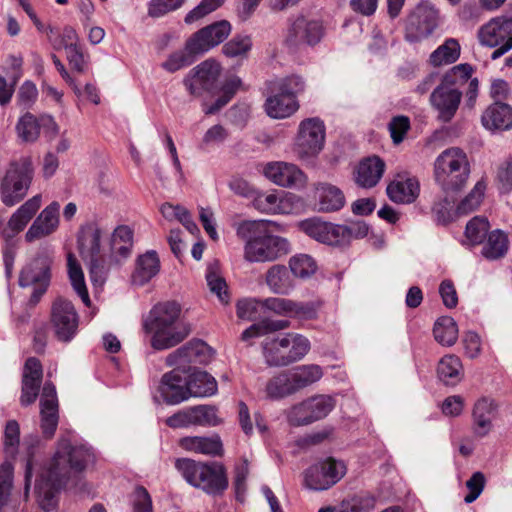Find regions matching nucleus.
<instances>
[{"instance_id":"nucleus-11","label":"nucleus","mask_w":512,"mask_h":512,"mask_svg":"<svg viewBox=\"0 0 512 512\" xmlns=\"http://www.w3.org/2000/svg\"><path fill=\"white\" fill-rule=\"evenodd\" d=\"M334 406L335 401L331 396H312L292 406L287 411V420L292 426L309 425L325 418Z\"/></svg>"},{"instance_id":"nucleus-6","label":"nucleus","mask_w":512,"mask_h":512,"mask_svg":"<svg viewBox=\"0 0 512 512\" xmlns=\"http://www.w3.org/2000/svg\"><path fill=\"white\" fill-rule=\"evenodd\" d=\"M436 182L446 192L460 190L470 175V165L466 153L456 147L444 150L434 165Z\"/></svg>"},{"instance_id":"nucleus-47","label":"nucleus","mask_w":512,"mask_h":512,"mask_svg":"<svg viewBox=\"0 0 512 512\" xmlns=\"http://www.w3.org/2000/svg\"><path fill=\"white\" fill-rule=\"evenodd\" d=\"M289 325L290 323L287 320H272L265 318L244 330L241 335V339L243 341H247L250 338L260 337L268 333L284 330L288 328Z\"/></svg>"},{"instance_id":"nucleus-13","label":"nucleus","mask_w":512,"mask_h":512,"mask_svg":"<svg viewBox=\"0 0 512 512\" xmlns=\"http://www.w3.org/2000/svg\"><path fill=\"white\" fill-rule=\"evenodd\" d=\"M345 474L346 466L342 461L327 458L305 471L304 483L312 490H326L340 481Z\"/></svg>"},{"instance_id":"nucleus-58","label":"nucleus","mask_w":512,"mask_h":512,"mask_svg":"<svg viewBox=\"0 0 512 512\" xmlns=\"http://www.w3.org/2000/svg\"><path fill=\"white\" fill-rule=\"evenodd\" d=\"M225 0H202L199 5L189 11L185 16V23L191 24L223 5Z\"/></svg>"},{"instance_id":"nucleus-52","label":"nucleus","mask_w":512,"mask_h":512,"mask_svg":"<svg viewBox=\"0 0 512 512\" xmlns=\"http://www.w3.org/2000/svg\"><path fill=\"white\" fill-rule=\"evenodd\" d=\"M252 48V40L247 35H236L226 42L222 47V52L226 57H246Z\"/></svg>"},{"instance_id":"nucleus-44","label":"nucleus","mask_w":512,"mask_h":512,"mask_svg":"<svg viewBox=\"0 0 512 512\" xmlns=\"http://www.w3.org/2000/svg\"><path fill=\"white\" fill-rule=\"evenodd\" d=\"M67 266H68V275L71 282V285L75 292L79 295L81 300L86 304H90V298L88 294V290L84 280V274L81 266L79 265L74 254L69 253L67 255Z\"/></svg>"},{"instance_id":"nucleus-54","label":"nucleus","mask_w":512,"mask_h":512,"mask_svg":"<svg viewBox=\"0 0 512 512\" xmlns=\"http://www.w3.org/2000/svg\"><path fill=\"white\" fill-rule=\"evenodd\" d=\"M237 316L240 319L255 321L261 317L262 310L265 309L263 300L255 298L242 299L237 302Z\"/></svg>"},{"instance_id":"nucleus-51","label":"nucleus","mask_w":512,"mask_h":512,"mask_svg":"<svg viewBox=\"0 0 512 512\" xmlns=\"http://www.w3.org/2000/svg\"><path fill=\"white\" fill-rule=\"evenodd\" d=\"M197 53L190 52L186 46L183 50H177L169 54L167 59L161 63V68L168 73H175L190 66L195 61Z\"/></svg>"},{"instance_id":"nucleus-1","label":"nucleus","mask_w":512,"mask_h":512,"mask_svg":"<svg viewBox=\"0 0 512 512\" xmlns=\"http://www.w3.org/2000/svg\"><path fill=\"white\" fill-rule=\"evenodd\" d=\"M93 461L90 448L73 446L68 439H60L53 458L36 480L35 491L41 508L45 511L53 509L59 491L68 485L76 488L79 473Z\"/></svg>"},{"instance_id":"nucleus-28","label":"nucleus","mask_w":512,"mask_h":512,"mask_svg":"<svg viewBox=\"0 0 512 512\" xmlns=\"http://www.w3.org/2000/svg\"><path fill=\"white\" fill-rule=\"evenodd\" d=\"M318 211L330 213L342 209L345 196L340 188L327 182H319L315 186Z\"/></svg>"},{"instance_id":"nucleus-20","label":"nucleus","mask_w":512,"mask_h":512,"mask_svg":"<svg viewBox=\"0 0 512 512\" xmlns=\"http://www.w3.org/2000/svg\"><path fill=\"white\" fill-rule=\"evenodd\" d=\"M59 210L60 205L58 202H52L45 207L27 230L25 241L32 243L55 233L60 222Z\"/></svg>"},{"instance_id":"nucleus-35","label":"nucleus","mask_w":512,"mask_h":512,"mask_svg":"<svg viewBox=\"0 0 512 512\" xmlns=\"http://www.w3.org/2000/svg\"><path fill=\"white\" fill-rule=\"evenodd\" d=\"M208 346L201 340H192L176 349L166 357L168 366L182 365L197 361L204 354Z\"/></svg>"},{"instance_id":"nucleus-2","label":"nucleus","mask_w":512,"mask_h":512,"mask_svg":"<svg viewBox=\"0 0 512 512\" xmlns=\"http://www.w3.org/2000/svg\"><path fill=\"white\" fill-rule=\"evenodd\" d=\"M182 308L176 301L156 304L143 322L146 333L151 334V346L155 350H167L177 346L191 333L189 323L181 320Z\"/></svg>"},{"instance_id":"nucleus-14","label":"nucleus","mask_w":512,"mask_h":512,"mask_svg":"<svg viewBox=\"0 0 512 512\" xmlns=\"http://www.w3.org/2000/svg\"><path fill=\"white\" fill-rule=\"evenodd\" d=\"M78 314L71 301L57 298L51 308V324L55 337L62 342H69L77 332Z\"/></svg>"},{"instance_id":"nucleus-31","label":"nucleus","mask_w":512,"mask_h":512,"mask_svg":"<svg viewBox=\"0 0 512 512\" xmlns=\"http://www.w3.org/2000/svg\"><path fill=\"white\" fill-rule=\"evenodd\" d=\"M41 206V196L36 195L29 200H27L24 204H22L10 217L8 220V228L12 231V235H7L6 238H11L15 234L21 232L26 225L30 222V220L34 217L36 212L39 210ZM7 243L9 241L7 240Z\"/></svg>"},{"instance_id":"nucleus-43","label":"nucleus","mask_w":512,"mask_h":512,"mask_svg":"<svg viewBox=\"0 0 512 512\" xmlns=\"http://www.w3.org/2000/svg\"><path fill=\"white\" fill-rule=\"evenodd\" d=\"M508 250V237L501 230H494L487 236V242L482 248V255L489 260L502 258Z\"/></svg>"},{"instance_id":"nucleus-37","label":"nucleus","mask_w":512,"mask_h":512,"mask_svg":"<svg viewBox=\"0 0 512 512\" xmlns=\"http://www.w3.org/2000/svg\"><path fill=\"white\" fill-rule=\"evenodd\" d=\"M269 289L279 295H287L294 288L293 279L284 265L271 266L265 278Z\"/></svg>"},{"instance_id":"nucleus-22","label":"nucleus","mask_w":512,"mask_h":512,"mask_svg":"<svg viewBox=\"0 0 512 512\" xmlns=\"http://www.w3.org/2000/svg\"><path fill=\"white\" fill-rule=\"evenodd\" d=\"M512 37V16L501 15L490 19L478 31L482 45L496 47Z\"/></svg>"},{"instance_id":"nucleus-59","label":"nucleus","mask_w":512,"mask_h":512,"mask_svg":"<svg viewBox=\"0 0 512 512\" xmlns=\"http://www.w3.org/2000/svg\"><path fill=\"white\" fill-rule=\"evenodd\" d=\"M195 426H216L220 420L216 409L208 405L193 406Z\"/></svg>"},{"instance_id":"nucleus-25","label":"nucleus","mask_w":512,"mask_h":512,"mask_svg":"<svg viewBox=\"0 0 512 512\" xmlns=\"http://www.w3.org/2000/svg\"><path fill=\"white\" fill-rule=\"evenodd\" d=\"M42 376V366L39 360L33 357L27 359L22 379L21 405L28 406L35 402L39 395Z\"/></svg>"},{"instance_id":"nucleus-40","label":"nucleus","mask_w":512,"mask_h":512,"mask_svg":"<svg viewBox=\"0 0 512 512\" xmlns=\"http://www.w3.org/2000/svg\"><path fill=\"white\" fill-rule=\"evenodd\" d=\"M460 52L461 46L458 40L448 38L430 54L429 63L434 67L452 64L459 59Z\"/></svg>"},{"instance_id":"nucleus-8","label":"nucleus","mask_w":512,"mask_h":512,"mask_svg":"<svg viewBox=\"0 0 512 512\" xmlns=\"http://www.w3.org/2000/svg\"><path fill=\"white\" fill-rule=\"evenodd\" d=\"M52 263L51 254L41 251L20 272L19 285L33 289L29 300L33 305L39 302L50 285Z\"/></svg>"},{"instance_id":"nucleus-39","label":"nucleus","mask_w":512,"mask_h":512,"mask_svg":"<svg viewBox=\"0 0 512 512\" xmlns=\"http://www.w3.org/2000/svg\"><path fill=\"white\" fill-rule=\"evenodd\" d=\"M188 391L189 398L212 396L217 391V382L205 371H194L188 377Z\"/></svg>"},{"instance_id":"nucleus-63","label":"nucleus","mask_w":512,"mask_h":512,"mask_svg":"<svg viewBox=\"0 0 512 512\" xmlns=\"http://www.w3.org/2000/svg\"><path fill=\"white\" fill-rule=\"evenodd\" d=\"M133 512H153L152 499L144 487H137L132 494Z\"/></svg>"},{"instance_id":"nucleus-7","label":"nucleus","mask_w":512,"mask_h":512,"mask_svg":"<svg viewBox=\"0 0 512 512\" xmlns=\"http://www.w3.org/2000/svg\"><path fill=\"white\" fill-rule=\"evenodd\" d=\"M33 178V166L28 157L12 161L1 182V200L6 206H14L27 194Z\"/></svg>"},{"instance_id":"nucleus-56","label":"nucleus","mask_w":512,"mask_h":512,"mask_svg":"<svg viewBox=\"0 0 512 512\" xmlns=\"http://www.w3.org/2000/svg\"><path fill=\"white\" fill-rule=\"evenodd\" d=\"M12 487L13 466L9 462H4L0 466V509L8 503Z\"/></svg>"},{"instance_id":"nucleus-48","label":"nucleus","mask_w":512,"mask_h":512,"mask_svg":"<svg viewBox=\"0 0 512 512\" xmlns=\"http://www.w3.org/2000/svg\"><path fill=\"white\" fill-rule=\"evenodd\" d=\"M486 183L478 181L469 194L458 204L456 214L459 216L467 215L477 210L484 198Z\"/></svg>"},{"instance_id":"nucleus-27","label":"nucleus","mask_w":512,"mask_h":512,"mask_svg":"<svg viewBox=\"0 0 512 512\" xmlns=\"http://www.w3.org/2000/svg\"><path fill=\"white\" fill-rule=\"evenodd\" d=\"M160 271V260L154 250L137 257L135 268L131 275V282L135 286H144L150 282Z\"/></svg>"},{"instance_id":"nucleus-64","label":"nucleus","mask_w":512,"mask_h":512,"mask_svg":"<svg viewBox=\"0 0 512 512\" xmlns=\"http://www.w3.org/2000/svg\"><path fill=\"white\" fill-rule=\"evenodd\" d=\"M496 178L503 191L512 190V157L506 158L498 166Z\"/></svg>"},{"instance_id":"nucleus-33","label":"nucleus","mask_w":512,"mask_h":512,"mask_svg":"<svg viewBox=\"0 0 512 512\" xmlns=\"http://www.w3.org/2000/svg\"><path fill=\"white\" fill-rule=\"evenodd\" d=\"M180 446L186 451L205 455H221L223 451L222 442L219 436L200 437L189 436L180 439Z\"/></svg>"},{"instance_id":"nucleus-23","label":"nucleus","mask_w":512,"mask_h":512,"mask_svg":"<svg viewBox=\"0 0 512 512\" xmlns=\"http://www.w3.org/2000/svg\"><path fill=\"white\" fill-rule=\"evenodd\" d=\"M41 428L43 434L50 438L54 435L58 425V401L55 386L45 383L40 397Z\"/></svg>"},{"instance_id":"nucleus-49","label":"nucleus","mask_w":512,"mask_h":512,"mask_svg":"<svg viewBox=\"0 0 512 512\" xmlns=\"http://www.w3.org/2000/svg\"><path fill=\"white\" fill-rule=\"evenodd\" d=\"M16 132L23 142H35L40 134L39 119L31 113L24 114L17 122Z\"/></svg>"},{"instance_id":"nucleus-24","label":"nucleus","mask_w":512,"mask_h":512,"mask_svg":"<svg viewBox=\"0 0 512 512\" xmlns=\"http://www.w3.org/2000/svg\"><path fill=\"white\" fill-rule=\"evenodd\" d=\"M303 231L315 240L328 245H344L342 225L323 222L318 219L306 220L301 224Z\"/></svg>"},{"instance_id":"nucleus-62","label":"nucleus","mask_w":512,"mask_h":512,"mask_svg":"<svg viewBox=\"0 0 512 512\" xmlns=\"http://www.w3.org/2000/svg\"><path fill=\"white\" fill-rule=\"evenodd\" d=\"M207 285L223 304H228L229 295L225 280L215 272H209L206 275Z\"/></svg>"},{"instance_id":"nucleus-32","label":"nucleus","mask_w":512,"mask_h":512,"mask_svg":"<svg viewBox=\"0 0 512 512\" xmlns=\"http://www.w3.org/2000/svg\"><path fill=\"white\" fill-rule=\"evenodd\" d=\"M295 393L313 385L323 377V369L317 364L299 365L288 370Z\"/></svg>"},{"instance_id":"nucleus-53","label":"nucleus","mask_w":512,"mask_h":512,"mask_svg":"<svg viewBox=\"0 0 512 512\" xmlns=\"http://www.w3.org/2000/svg\"><path fill=\"white\" fill-rule=\"evenodd\" d=\"M289 267L294 276L302 279L310 277L317 269L316 262L307 254L293 256L289 261Z\"/></svg>"},{"instance_id":"nucleus-5","label":"nucleus","mask_w":512,"mask_h":512,"mask_svg":"<svg viewBox=\"0 0 512 512\" xmlns=\"http://www.w3.org/2000/svg\"><path fill=\"white\" fill-rule=\"evenodd\" d=\"M104 230L95 221L80 226L77 234V245L81 258L88 265L90 277L95 285L105 282L110 262L101 253V238Z\"/></svg>"},{"instance_id":"nucleus-18","label":"nucleus","mask_w":512,"mask_h":512,"mask_svg":"<svg viewBox=\"0 0 512 512\" xmlns=\"http://www.w3.org/2000/svg\"><path fill=\"white\" fill-rule=\"evenodd\" d=\"M323 36V26L318 20L298 16L289 26L285 42L290 47L302 44L314 46Z\"/></svg>"},{"instance_id":"nucleus-4","label":"nucleus","mask_w":512,"mask_h":512,"mask_svg":"<svg viewBox=\"0 0 512 512\" xmlns=\"http://www.w3.org/2000/svg\"><path fill=\"white\" fill-rule=\"evenodd\" d=\"M269 367H285L302 360L310 350V341L302 334L288 332L267 337L261 344Z\"/></svg>"},{"instance_id":"nucleus-41","label":"nucleus","mask_w":512,"mask_h":512,"mask_svg":"<svg viewBox=\"0 0 512 512\" xmlns=\"http://www.w3.org/2000/svg\"><path fill=\"white\" fill-rule=\"evenodd\" d=\"M133 246V232L128 226H119L117 227L111 239V252L112 255L119 258L116 259V262H119L121 259H125L131 253V249Z\"/></svg>"},{"instance_id":"nucleus-9","label":"nucleus","mask_w":512,"mask_h":512,"mask_svg":"<svg viewBox=\"0 0 512 512\" xmlns=\"http://www.w3.org/2000/svg\"><path fill=\"white\" fill-rule=\"evenodd\" d=\"M326 129L324 122L317 118H307L300 122L294 142V153L300 160L316 157L324 148Z\"/></svg>"},{"instance_id":"nucleus-60","label":"nucleus","mask_w":512,"mask_h":512,"mask_svg":"<svg viewBox=\"0 0 512 512\" xmlns=\"http://www.w3.org/2000/svg\"><path fill=\"white\" fill-rule=\"evenodd\" d=\"M304 81L299 76H289L284 79H281L276 84V91L281 92L287 96H291L292 98H296V95L304 91Z\"/></svg>"},{"instance_id":"nucleus-30","label":"nucleus","mask_w":512,"mask_h":512,"mask_svg":"<svg viewBox=\"0 0 512 512\" xmlns=\"http://www.w3.org/2000/svg\"><path fill=\"white\" fill-rule=\"evenodd\" d=\"M387 195L395 203H412L419 195V183L414 178L399 176L387 186Z\"/></svg>"},{"instance_id":"nucleus-19","label":"nucleus","mask_w":512,"mask_h":512,"mask_svg":"<svg viewBox=\"0 0 512 512\" xmlns=\"http://www.w3.org/2000/svg\"><path fill=\"white\" fill-rule=\"evenodd\" d=\"M438 12L428 5L418 6L408 17L406 39L417 42L428 37L437 26Z\"/></svg>"},{"instance_id":"nucleus-46","label":"nucleus","mask_w":512,"mask_h":512,"mask_svg":"<svg viewBox=\"0 0 512 512\" xmlns=\"http://www.w3.org/2000/svg\"><path fill=\"white\" fill-rule=\"evenodd\" d=\"M252 205L263 213H284V200L275 191L258 192L252 197Z\"/></svg>"},{"instance_id":"nucleus-15","label":"nucleus","mask_w":512,"mask_h":512,"mask_svg":"<svg viewBox=\"0 0 512 512\" xmlns=\"http://www.w3.org/2000/svg\"><path fill=\"white\" fill-rule=\"evenodd\" d=\"M230 32L231 25L228 21L212 23L192 34L186 41V48L192 53L204 54L222 43Z\"/></svg>"},{"instance_id":"nucleus-34","label":"nucleus","mask_w":512,"mask_h":512,"mask_svg":"<svg viewBox=\"0 0 512 512\" xmlns=\"http://www.w3.org/2000/svg\"><path fill=\"white\" fill-rule=\"evenodd\" d=\"M264 106L267 115L274 119L287 118L299 108L296 98L282 94L279 91L275 95L268 97Z\"/></svg>"},{"instance_id":"nucleus-17","label":"nucleus","mask_w":512,"mask_h":512,"mask_svg":"<svg viewBox=\"0 0 512 512\" xmlns=\"http://www.w3.org/2000/svg\"><path fill=\"white\" fill-rule=\"evenodd\" d=\"M264 176L274 184L286 188H303L307 183L306 174L295 164L275 161L263 165Z\"/></svg>"},{"instance_id":"nucleus-55","label":"nucleus","mask_w":512,"mask_h":512,"mask_svg":"<svg viewBox=\"0 0 512 512\" xmlns=\"http://www.w3.org/2000/svg\"><path fill=\"white\" fill-rule=\"evenodd\" d=\"M186 0H150L147 14L151 18H161L169 13L179 10Z\"/></svg>"},{"instance_id":"nucleus-42","label":"nucleus","mask_w":512,"mask_h":512,"mask_svg":"<svg viewBox=\"0 0 512 512\" xmlns=\"http://www.w3.org/2000/svg\"><path fill=\"white\" fill-rule=\"evenodd\" d=\"M439 379L446 385H455L462 378V364L460 359L455 355H447L443 357L437 368Z\"/></svg>"},{"instance_id":"nucleus-10","label":"nucleus","mask_w":512,"mask_h":512,"mask_svg":"<svg viewBox=\"0 0 512 512\" xmlns=\"http://www.w3.org/2000/svg\"><path fill=\"white\" fill-rule=\"evenodd\" d=\"M222 73L221 64L209 58L193 67L183 78V85L191 96L200 97L212 93L217 88Z\"/></svg>"},{"instance_id":"nucleus-29","label":"nucleus","mask_w":512,"mask_h":512,"mask_svg":"<svg viewBox=\"0 0 512 512\" xmlns=\"http://www.w3.org/2000/svg\"><path fill=\"white\" fill-rule=\"evenodd\" d=\"M385 163L377 156L362 160L355 170V182L363 188L374 187L381 179Z\"/></svg>"},{"instance_id":"nucleus-36","label":"nucleus","mask_w":512,"mask_h":512,"mask_svg":"<svg viewBox=\"0 0 512 512\" xmlns=\"http://www.w3.org/2000/svg\"><path fill=\"white\" fill-rule=\"evenodd\" d=\"M496 407L493 401L482 398L479 399L473 409V419L475 423V432L479 436H485L492 428V419L495 416Z\"/></svg>"},{"instance_id":"nucleus-38","label":"nucleus","mask_w":512,"mask_h":512,"mask_svg":"<svg viewBox=\"0 0 512 512\" xmlns=\"http://www.w3.org/2000/svg\"><path fill=\"white\" fill-rule=\"evenodd\" d=\"M265 396L270 400H281L295 394L288 370L278 372L265 385Z\"/></svg>"},{"instance_id":"nucleus-57","label":"nucleus","mask_w":512,"mask_h":512,"mask_svg":"<svg viewBox=\"0 0 512 512\" xmlns=\"http://www.w3.org/2000/svg\"><path fill=\"white\" fill-rule=\"evenodd\" d=\"M473 68L471 65L464 63L458 64L449 69L443 76L441 81L444 83L456 87L457 85L463 84L471 78Z\"/></svg>"},{"instance_id":"nucleus-26","label":"nucleus","mask_w":512,"mask_h":512,"mask_svg":"<svg viewBox=\"0 0 512 512\" xmlns=\"http://www.w3.org/2000/svg\"><path fill=\"white\" fill-rule=\"evenodd\" d=\"M481 123L489 131L512 128V107L502 101H495L483 111Z\"/></svg>"},{"instance_id":"nucleus-3","label":"nucleus","mask_w":512,"mask_h":512,"mask_svg":"<svg viewBox=\"0 0 512 512\" xmlns=\"http://www.w3.org/2000/svg\"><path fill=\"white\" fill-rule=\"evenodd\" d=\"M176 467L190 485L209 495H222L228 488L227 471L220 462L204 463L180 459L177 460Z\"/></svg>"},{"instance_id":"nucleus-12","label":"nucleus","mask_w":512,"mask_h":512,"mask_svg":"<svg viewBox=\"0 0 512 512\" xmlns=\"http://www.w3.org/2000/svg\"><path fill=\"white\" fill-rule=\"evenodd\" d=\"M289 251L290 246L285 238L264 235L247 241L244 247V258L253 263L271 262L288 254Z\"/></svg>"},{"instance_id":"nucleus-45","label":"nucleus","mask_w":512,"mask_h":512,"mask_svg":"<svg viewBox=\"0 0 512 512\" xmlns=\"http://www.w3.org/2000/svg\"><path fill=\"white\" fill-rule=\"evenodd\" d=\"M435 340L445 346H452L458 338L457 324L452 317H440L434 324Z\"/></svg>"},{"instance_id":"nucleus-21","label":"nucleus","mask_w":512,"mask_h":512,"mask_svg":"<svg viewBox=\"0 0 512 512\" xmlns=\"http://www.w3.org/2000/svg\"><path fill=\"white\" fill-rule=\"evenodd\" d=\"M158 390L167 404H180L189 399L188 378L174 369L162 376Z\"/></svg>"},{"instance_id":"nucleus-50","label":"nucleus","mask_w":512,"mask_h":512,"mask_svg":"<svg viewBox=\"0 0 512 512\" xmlns=\"http://www.w3.org/2000/svg\"><path fill=\"white\" fill-rule=\"evenodd\" d=\"M490 224L485 217L475 216L466 225L465 239L471 245H478L488 236Z\"/></svg>"},{"instance_id":"nucleus-61","label":"nucleus","mask_w":512,"mask_h":512,"mask_svg":"<svg viewBox=\"0 0 512 512\" xmlns=\"http://www.w3.org/2000/svg\"><path fill=\"white\" fill-rule=\"evenodd\" d=\"M20 429L15 420L6 424L4 433V448L7 454L14 455L19 446Z\"/></svg>"},{"instance_id":"nucleus-16","label":"nucleus","mask_w":512,"mask_h":512,"mask_svg":"<svg viewBox=\"0 0 512 512\" xmlns=\"http://www.w3.org/2000/svg\"><path fill=\"white\" fill-rule=\"evenodd\" d=\"M430 105L441 122L449 123L456 115L462 100V92L441 81L430 94Z\"/></svg>"}]
</instances>
